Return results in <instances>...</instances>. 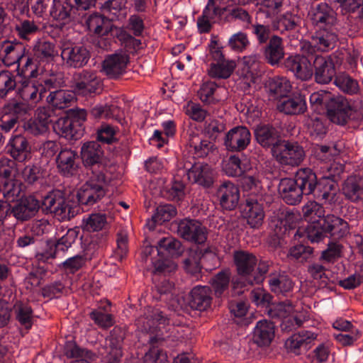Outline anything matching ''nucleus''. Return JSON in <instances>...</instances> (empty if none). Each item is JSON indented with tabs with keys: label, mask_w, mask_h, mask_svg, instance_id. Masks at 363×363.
<instances>
[{
	"label": "nucleus",
	"mask_w": 363,
	"mask_h": 363,
	"mask_svg": "<svg viewBox=\"0 0 363 363\" xmlns=\"http://www.w3.org/2000/svg\"><path fill=\"white\" fill-rule=\"evenodd\" d=\"M319 202L314 199L303 206V216L308 224L303 229L299 228L297 233L312 243L319 242L328 236L334 240L345 236L348 233V223L334 215L325 216L324 208Z\"/></svg>",
	"instance_id": "1"
},
{
	"label": "nucleus",
	"mask_w": 363,
	"mask_h": 363,
	"mask_svg": "<svg viewBox=\"0 0 363 363\" xmlns=\"http://www.w3.org/2000/svg\"><path fill=\"white\" fill-rule=\"evenodd\" d=\"M329 174L318 179L315 171L310 167H301L294 174V180L304 196H311L313 199L321 201L323 204L335 205L340 203V195L336 177L337 173H331L332 169H336L337 164H330L326 167Z\"/></svg>",
	"instance_id": "2"
},
{
	"label": "nucleus",
	"mask_w": 363,
	"mask_h": 363,
	"mask_svg": "<svg viewBox=\"0 0 363 363\" xmlns=\"http://www.w3.org/2000/svg\"><path fill=\"white\" fill-rule=\"evenodd\" d=\"M233 262L238 276L231 279V296H240L254 284H260L266 278L272 262L260 259L248 251L239 250L233 252Z\"/></svg>",
	"instance_id": "3"
},
{
	"label": "nucleus",
	"mask_w": 363,
	"mask_h": 363,
	"mask_svg": "<svg viewBox=\"0 0 363 363\" xmlns=\"http://www.w3.org/2000/svg\"><path fill=\"white\" fill-rule=\"evenodd\" d=\"M182 252L181 242L173 237L162 238L157 246L145 250V253L150 256L155 273L164 275L169 274L177 269V264L169 257H179Z\"/></svg>",
	"instance_id": "4"
},
{
	"label": "nucleus",
	"mask_w": 363,
	"mask_h": 363,
	"mask_svg": "<svg viewBox=\"0 0 363 363\" xmlns=\"http://www.w3.org/2000/svg\"><path fill=\"white\" fill-rule=\"evenodd\" d=\"M328 118L333 123L344 126L350 121L363 120V101H350L342 95H333L327 108Z\"/></svg>",
	"instance_id": "5"
},
{
	"label": "nucleus",
	"mask_w": 363,
	"mask_h": 363,
	"mask_svg": "<svg viewBox=\"0 0 363 363\" xmlns=\"http://www.w3.org/2000/svg\"><path fill=\"white\" fill-rule=\"evenodd\" d=\"M96 2V0H52L50 15L60 26L81 22Z\"/></svg>",
	"instance_id": "6"
},
{
	"label": "nucleus",
	"mask_w": 363,
	"mask_h": 363,
	"mask_svg": "<svg viewBox=\"0 0 363 363\" xmlns=\"http://www.w3.org/2000/svg\"><path fill=\"white\" fill-rule=\"evenodd\" d=\"M151 319L147 321V325L144 329L149 333L150 343L154 346L155 344L164 340L162 328L169 324V319L161 311L155 309L152 311ZM144 363H167V356L162 350L153 347L144 356Z\"/></svg>",
	"instance_id": "7"
},
{
	"label": "nucleus",
	"mask_w": 363,
	"mask_h": 363,
	"mask_svg": "<svg viewBox=\"0 0 363 363\" xmlns=\"http://www.w3.org/2000/svg\"><path fill=\"white\" fill-rule=\"evenodd\" d=\"M86 112L84 109L71 108L63 116L52 121V128L56 134L69 140L79 139L84 132V122Z\"/></svg>",
	"instance_id": "8"
},
{
	"label": "nucleus",
	"mask_w": 363,
	"mask_h": 363,
	"mask_svg": "<svg viewBox=\"0 0 363 363\" xmlns=\"http://www.w3.org/2000/svg\"><path fill=\"white\" fill-rule=\"evenodd\" d=\"M107 179L105 173L87 174V180L78 189L77 199L79 209L89 208L99 202L106 195Z\"/></svg>",
	"instance_id": "9"
},
{
	"label": "nucleus",
	"mask_w": 363,
	"mask_h": 363,
	"mask_svg": "<svg viewBox=\"0 0 363 363\" xmlns=\"http://www.w3.org/2000/svg\"><path fill=\"white\" fill-rule=\"evenodd\" d=\"M35 78H22L19 80L16 94L22 101L36 103L45 97L47 89L56 87L57 79L50 77L39 83Z\"/></svg>",
	"instance_id": "10"
},
{
	"label": "nucleus",
	"mask_w": 363,
	"mask_h": 363,
	"mask_svg": "<svg viewBox=\"0 0 363 363\" xmlns=\"http://www.w3.org/2000/svg\"><path fill=\"white\" fill-rule=\"evenodd\" d=\"M72 88L76 95L93 97L101 94L103 82L96 72L83 69L73 74Z\"/></svg>",
	"instance_id": "11"
},
{
	"label": "nucleus",
	"mask_w": 363,
	"mask_h": 363,
	"mask_svg": "<svg viewBox=\"0 0 363 363\" xmlns=\"http://www.w3.org/2000/svg\"><path fill=\"white\" fill-rule=\"evenodd\" d=\"M40 202L44 212L53 213L62 218L70 219L79 213V207L67 203L63 193L60 190L50 191Z\"/></svg>",
	"instance_id": "12"
},
{
	"label": "nucleus",
	"mask_w": 363,
	"mask_h": 363,
	"mask_svg": "<svg viewBox=\"0 0 363 363\" xmlns=\"http://www.w3.org/2000/svg\"><path fill=\"white\" fill-rule=\"evenodd\" d=\"M112 21L110 18L98 13L89 15L85 20L89 30L100 37L99 47L104 50L111 48L113 31L118 28Z\"/></svg>",
	"instance_id": "13"
},
{
	"label": "nucleus",
	"mask_w": 363,
	"mask_h": 363,
	"mask_svg": "<svg viewBox=\"0 0 363 363\" xmlns=\"http://www.w3.org/2000/svg\"><path fill=\"white\" fill-rule=\"evenodd\" d=\"M79 232L77 228H70L60 238L47 240L45 249L36 252V259L39 262H47L51 259L63 255L75 242Z\"/></svg>",
	"instance_id": "14"
},
{
	"label": "nucleus",
	"mask_w": 363,
	"mask_h": 363,
	"mask_svg": "<svg viewBox=\"0 0 363 363\" xmlns=\"http://www.w3.org/2000/svg\"><path fill=\"white\" fill-rule=\"evenodd\" d=\"M81 157L87 170L86 174L105 173L106 162L101 145L96 141H89L81 147Z\"/></svg>",
	"instance_id": "15"
},
{
	"label": "nucleus",
	"mask_w": 363,
	"mask_h": 363,
	"mask_svg": "<svg viewBox=\"0 0 363 363\" xmlns=\"http://www.w3.org/2000/svg\"><path fill=\"white\" fill-rule=\"evenodd\" d=\"M2 203L8 208L9 216H13L18 223L30 220L40 208V200L33 195L21 198L13 206L7 202Z\"/></svg>",
	"instance_id": "16"
},
{
	"label": "nucleus",
	"mask_w": 363,
	"mask_h": 363,
	"mask_svg": "<svg viewBox=\"0 0 363 363\" xmlns=\"http://www.w3.org/2000/svg\"><path fill=\"white\" fill-rule=\"evenodd\" d=\"M335 56H322L312 55L313 77L319 84H328L335 79L336 76Z\"/></svg>",
	"instance_id": "17"
},
{
	"label": "nucleus",
	"mask_w": 363,
	"mask_h": 363,
	"mask_svg": "<svg viewBox=\"0 0 363 363\" xmlns=\"http://www.w3.org/2000/svg\"><path fill=\"white\" fill-rule=\"evenodd\" d=\"M61 57L66 67L79 69L88 63L91 53L85 46L68 42L61 46Z\"/></svg>",
	"instance_id": "18"
},
{
	"label": "nucleus",
	"mask_w": 363,
	"mask_h": 363,
	"mask_svg": "<svg viewBox=\"0 0 363 363\" xmlns=\"http://www.w3.org/2000/svg\"><path fill=\"white\" fill-rule=\"evenodd\" d=\"M281 164L298 166L303 160L305 152L296 142L282 140L272 153Z\"/></svg>",
	"instance_id": "19"
},
{
	"label": "nucleus",
	"mask_w": 363,
	"mask_h": 363,
	"mask_svg": "<svg viewBox=\"0 0 363 363\" xmlns=\"http://www.w3.org/2000/svg\"><path fill=\"white\" fill-rule=\"evenodd\" d=\"M308 19L313 29L336 26L337 13L327 3L320 2L311 6L308 12Z\"/></svg>",
	"instance_id": "20"
},
{
	"label": "nucleus",
	"mask_w": 363,
	"mask_h": 363,
	"mask_svg": "<svg viewBox=\"0 0 363 363\" xmlns=\"http://www.w3.org/2000/svg\"><path fill=\"white\" fill-rule=\"evenodd\" d=\"M130 56L123 50L108 55L102 63V70L108 79H118L127 72Z\"/></svg>",
	"instance_id": "21"
},
{
	"label": "nucleus",
	"mask_w": 363,
	"mask_h": 363,
	"mask_svg": "<svg viewBox=\"0 0 363 363\" xmlns=\"http://www.w3.org/2000/svg\"><path fill=\"white\" fill-rule=\"evenodd\" d=\"M251 138V133L246 126L237 125L225 134L224 145L228 152L242 154L250 144Z\"/></svg>",
	"instance_id": "22"
},
{
	"label": "nucleus",
	"mask_w": 363,
	"mask_h": 363,
	"mask_svg": "<svg viewBox=\"0 0 363 363\" xmlns=\"http://www.w3.org/2000/svg\"><path fill=\"white\" fill-rule=\"evenodd\" d=\"M215 196L223 210L233 211L239 204L240 189L232 182L224 181L217 187Z\"/></svg>",
	"instance_id": "23"
},
{
	"label": "nucleus",
	"mask_w": 363,
	"mask_h": 363,
	"mask_svg": "<svg viewBox=\"0 0 363 363\" xmlns=\"http://www.w3.org/2000/svg\"><path fill=\"white\" fill-rule=\"evenodd\" d=\"M188 179L203 189L213 187L216 179L215 169L208 164L197 162L186 171Z\"/></svg>",
	"instance_id": "24"
},
{
	"label": "nucleus",
	"mask_w": 363,
	"mask_h": 363,
	"mask_svg": "<svg viewBox=\"0 0 363 363\" xmlns=\"http://www.w3.org/2000/svg\"><path fill=\"white\" fill-rule=\"evenodd\" d=\"M303 19L298 11H287L278 16L272 24V29L281 35L289 36L298 33L302 27Z\"/></svg>",
	"instance_id": "25"
},
{
	"label": "nucleus",
	"mask_w": 363,
	"mask_h": 363,
	"mask_svg": "<svg viewBox=\"0 0 363 363\" xmlns=\"http://www.w3.org/2000/svg\"><path fill=\"white\" fill-rule=\"evenodd\" d=\"M284 67L291 72L297 79L307 81L313 77L312 55H291L284 60Z\"/></svg>",
	"instance_id": "26"
},
{
	"label": "nucleus",
	"mask_w": 363,
	"mask_h": 363,
	"mask_svg": "<svg viewBox=\"0 0 363 363\" xmlns=\"http://www.w3.org/2000/svg\"><path fill=\"white\" fill-rule=\"evenodd\" d=\"M125 331L121 327L116 326L106 339L105 350L106 363H120L123 355V344Z\"/></svg>",
	"instance_id": "27"
},
{
	"label": "nucleus",
	"mask_w": 363,
	"mask_h": 363,
	"mask_svg": "<svg viewBox=\"0 0 363 363\" xmlns=\"http://www.w3.org/2000/svg\"><path fill=\"white\" fill-rule=\"evenodd\" d=\"M177 233L184 240L203 244L207 238L205 228L200 222L194 219H183L177 226Z\"/></svg>",
	"instance_id": "28"
},
{
	"label": "nucleus",
	"mask_w": 363,
	"mask_h": 363,
	"mask_svg": "<svg viewBox=\"0 0 363 363\" xmlns=\"http://www.w3.org/2000/svg\"><path fill=\"white\" fill-rule=\"evenodd\" d=\"M254 135L257 143L265 149L270 148L272 153L282 141L280 130L269 123L257 125Z\"/></svg>",
	"instance_id": "29"
},
{
	"label": "nucleus",
	"mask_w": 363,
	"mask_h": 363,
	"mask_svg": "<svg viewBox=\"0 0 363 363\" xmlns=\"http://www.w3.org/2000/svg\"><path fill=\"white\" fill-rule=\"evenodd\" d=\"M311 35V45L318 50L328 52L333 50L338 40L336 26L313 29Z\"/></svg>",
	"instance_id": "30"
},
{
	"label": "nucleus",
	"mask_w": 363,
	"mask_h": 363,
	"mask_svg": "<svg viewBox=\"0 0 363 363\" xmlns=\"http://www.w3.org/2000/svg\"><path fill=\"white\" fill-rule=\"evenodd\" d=\"M77 161V152L67 147L61 149L55 158L59 173L67 177L77 174L79 167Z\"/></svg>",
	"instance_id": "31"
},
{
	"label": "nucleus",
	"mask_w": 363,
	"mask_h": 363,
	"mask_svg": "<svg viewBox=\"0 0 363 363\" xmlns=\"http://www.w3.org/2000/svg\"><path fill=\"white\" fill-rule=\"evenodd\" d=\"M7 153L16 162H24L31 158V146L27 138L18 134L11 137L6 145Z\"/></svg>",
	"instance_id": "32"
},
{
	"label": "nucleus",
	"mask_w": 363,
	"mask_h": 363,
	"mask_svg": "<svg viewBox=\"0 0 363 363\" xmlns=\"http://www.w3.org/2000/svg\"><path fill=\"white\" fill-rule=\"evenodd\" d=\"M212 299L211 287L198 285L191 290L187 302L191 308L204 311L211 306Z\"/></svg>",
	"instance_id": "33"
},
{
	"label": "nucleus",
	"mask_w": 363,
	"mask_h": 363,
	"mask_svg": "<svg viewBox=\"0 0 363 363\" xmlns=\"http://www.w3.org/2000/svg\"><path fill=\"white\" fill-rule=\"evenodd\" d=\"M242 212L250 228L258 229L262 225L265 213L263 204L257 200L247 199Z\"/></svg>",
	"instance_id": "34"
},
{
	"label": "nucleus",
	"mask_w": 363,
	"mask_h": 363,
	"mask_svg": "<svg viewBox=\"0 0 363 363\" xmlns=\"http://www.w3.org/2000/svg\"><path fill=\"white\" fill-rule=\"evenodd\" d=\"M278 192L281 199L288 205H297L303 199V194L294 178L285 177L280 179Z\"/></svg>",
	"instance_id": "35"
},
{
	"label": "nucleus",
	"mask_w": 363,
	"mask_h": 363,
	"mask_svg": "<svg viewBox=\"0 0 363 363\" xmlns=\"http://www.w3.org/2000/svg\"><path fill=\"white\" fill-rule=\"evenodd\" d=\"M342 192L352 203L363 201V176L359 174L348 176L342 184Z\"/></svg>",
	"instance_id": "36"
},
{
	"label": "nucleus",
	"mask_w": 363,
	"mask_h": 363,
	"mask_svg": "<svg viewBox=\"0 0 363 363\" xmlns=\"http://www.w3.org/2000/svg\"><path fill=\"white\" fill-rule=\"evenodd\" d=\"M156 294L154 297L160 301L166 303L169 308L177 307L179 304V291L173 281L162 278L155 285Z\"/></svg>",
	"instance_id": "37"
},
{
	"label": "nucleus",
	"mask_w": 363,
	"mask_h": 363,
	"mask_svg": "<svg viewBox=\"0 0 363 363\" xmlns=\"http://www.w3.org/2000/svg\"><path fill=\"white\" fill-rule=\"evenodd\" d=\"M265 60L272 66H278L284 57L283 38L272 35L270 40L262 48Z\"/></svg>",
	"instance_id": "38"
},
{
	"label": "nucleus",
	"mask_w": 363,
	"mask_h": 363,
	"mask_svg": "<svg viewBox=\"0 0 363 363\" xmlns=\"http://www.w3.org/2000/svg\"><path fill=\"white\" fill-rule=\"evenodd\" d=\"M23 51L25 47L19 43H13L8 40H0V60L6 66L21 63L23 60Z\"/></svg>",
	"instance_id": "39"
},
{
	"label": "nucleus",
	"mask_w": 363,
	"mask_h": 363,
	"mask_svg": "<svg viewBox=\"0 0 363 363\" xmlns=\"http://www.w3.org/2000/svg\"><path fill=\"white\" fill-rule=\"evenodd\" d=\"M316 336L313 333L301 330L292 335L285 342L286 347L296 354L306 352Z\"/></svg>",
	"instance_id": "40"
},
{
	"label": "nucleus",
	"mask_w": 363,
	"mask_h": 363,
	"mask_svg": "<svg viewBox=\"0 0 363 363\" xmlns=\"http://www.w3.org/2000/svg\"><path fill=\"white\" fill-rule=\"evenodd\" d=\"M13 313L15 320L19 325L29 331L35 322V315L28 302L17 301L13 306Z\"/></svg>",
	"instance_id": "41"
},
{
	"label": "nucleus",
	"mask_w": 363,
	"mask_h": 363,
	"mask_svg": "<svg viewBox=\"0 0 363 363\" xmlns=\"http://www.w3.org/2000/svg\"><path fill=\"white\" fill-rule=\"evenodd\" d=\"M250 169L249 159L244 154L235 153L225 162L223 170L228 177H238Z\"/></svg>",
	"instance_id": "42"
},
{
	"label": "nucleus",
	"mask_w": 363,
	"mask_h": 363,
	"mask_svg": "<svg viewBox=\"0 0 363 363\" xmlns=\"http://www.w3.org/2000/svg\"><path fill=\"white\" fill-rule=\"evenodd\" d=\"M60 82L57 80L56 87L47 89L50 94L46 100L49 105L57 109H63L69 106L75 99L74 91L58 89Z\"/></svg>",
	"instance_id": "43"
},
{
	"label": "nucleus",
	"mask_w": 363,
	"mask_h": 363,
	"mask_svg": "<svg viewBox=\"0 0 363 363\" xmlns=\"http://www.w3.org/2000/svg\"><path fill=\"white\" fill-rule=\"evenodd\" d=\"M52 123V118L48 111L40 110L34 118L23 122L25 132L33 135H38L48 130L49 124Z\"/></svg>",
	"instance_id": "44"
},
{
	"label": "nucleus",
	"mask_w": 363,
	"mask_h": 363,
	"mask_svg": "<svg viewBox=\"0 0 363 363\" xmlns=\"http://www.w3.org/2000/svg\"><path fill=\"white\" fill-rule=\"evenodd\" d=\"M278 109L287 115H298L303 113L306 108V99L301 94L288 96V94L280 99L278 105Z\"/></svg>",
	"instance_id": "45"
},
{
	"label": "nucleus",
	"mask_w": 363,
	"mask_h": 363,
	"mask_svg": "<svg viewBox=\"0 0 363 363\" xmlns=\"http://www.w3.org/2000/svg\"><path fill=\"white\" fill-rule=\"evenodd\" d=\"M265 88L271 97L280 100L291 91V85L286 77L277 76L269 77L265 83Z\"/></svg>",
	"instance_id": "46"
},
{
	"label": "nucleus",
	"mask_w": 363,
	"mask_h": 363,
	"mask_svg": "<svg viewBox=\"0 0 363 363\" xmlns=\"http://www.w3.org/2000/svg\"><path fill=\"white\" fill-rule=\"evenodd\" d=\"M270 290L277 294H285L293 288L290 277L284 272H271L267 279Z\"/></svg>",
	"instance_id": "47"
},
{
	"label": "nucleus",
	"mask_w": 363,
	"mask_h": 363,
	"mask_svg": "<svg viewBox=\"0 0 363 363\" xmlns=\"http://www.w3.org/2000/svg\"><path fill=\"white\" fill-rule=\"evenodd\" d=\"M274 335V325L272 322L262 320L257 323L254 330V342L259 346L270 344Z\"/></svg>",
	"instance_id": "48"
},
{
	"label": "nucleus",
	"mask_w": 363,
	"mask_h": 363,
	"mask_svg": "<svg viewBox=\"0 0 363 363\" xmlns=\"http://www.w3.org/2000/svg\"><path fill=\"white\" fill-rule=\"evenodd\" d=\"M177 213L176 207L169 203H164L158 206L155 212L152 216V219L148 220L146 223V226L150 230H153L155 227V224H162L165 222L169 221L174 218Z\"/></svg>",
	"instance_id": "49"
},
{
	"label": "nucleus",
	"mask_w": 363,
	"mask_h": 363,
	"mask_svg": "<svg viewBox=\"0 0 363 363\" xmlns=\"http://www.w3.org/2000/svg\"><path fill=\"white\" fill-rule=\"evenodd\" d=\"M230 282V272L229 270H222L213 276L211 284L216 297H226L229 294Z\"/></svg>",
	"instance_id": "50"
},
{
	"label": "nucleus",
	"mask_w": 363,
	"mask_h": 363,
	"mask_svg": "<svg viewBox=\"0 0 363 363\" xmlns=\"http://www.w3.org/2000/svg\"><path fill=\"white\" fill-rule=\"evenodd\" d=\"M21 77L9 71L0 72V99L6 98L12 91H16Z\"/></svg>",
	"instance_id": "51"
},
{
	"label": "nucleus",
	"mask_w": 363,
	"mask_h": 363,
	"mask_svg": "<svg viewBox=\"0 0 363 363\" xmlns=\"http://www.w3.org/2000/svg\"><path fill=\"white\" fill-rule=\"evenodd\" d=\"M108 225L106 216L103 213H91L85 216L82 223L83 230L87 232L104 231Z\"/></svg>",
	"instance_id": "52"
},
{
	"label": "nucleus",
	"mask_w": 363,
	"mask_h": 363,
	"mask_svg": "<svg viewBox=\"0 0 363 363\" xmlns=\"http://www.w3.org/2000/svg\"><path fill=\"white\" fill-rule=\"evenodd\" d=\"M125 31L123 28L118 27L113 31V36L112 40H118L121 45L124 47L125 52L133 53L136 52L141 45V40L135 38Z\"/></svg>",
	"instance_id": "53"
},
{
	"label": "nucleus",
	"mask_w": 363,
	"mask_h": 363,
	"mask_svg": "<svg viewBox=\"0 0 363 363\" xmlns=\"http://www.w3.org/2000/svg\"><path fill=\"white\" fill-rule=\"evenodd\" d=\"M23 60L21 61V63H19V61L16 62L18 64L16 74L25 79L36 78L38 71L35 62L26 50L23 51Z\"/></svg>",
	"instance_id": "54"
},
{
	"label": "nucleus",
	"mask_w": 363,
	"mask_h": 363,
	"mask_svg": "<svg viewBox=\"0 0 363 363\" xmlns=\"http://www.w3.org/2000/svg\"><path fill=\"white\" fill-rule=\"evenodd\" d=\"M235 67L234 61L226 60L219 62H211L208 72L212 78L227 79L232 74Z\"/></svg>",
	"instance_id": "55"
},
{
	"label": "nucleus",
	"mask_w": 363,
	"mask_h": 363,
	"mask_svg": "<svg viewBox=\"0 0 363 363\" xmlns=\"http://www.w3.org/2000/svg\"><path fill=\"white\" fill-rule=\"evenodd\" d=\"M33 56L39 62H50L57 54L55 46L48 41H39L33 48Z\"/></svg>",
	"instance_id": "56"
},
{
	"label": "nucleus",
	"mask_w": 363,
	"mask_h": 363,
	"mask_svg": "<svg viewBox=\"0 0 363 363\" xmlns=\"http://www.w3.org/2000/svg\"><path fill=\"white\" fill-rule=\"evenodd\" d=\"M108 233L107 230L101 231L91 238L89 242L85 245L84 251L87 257L92 258L98 250H103L107 245Z\"/></svg>",
	"instance_id": "57"
},
{
	"label": "nucleus",
	"mask_w": 363,
	"mask_h": 363,
	"mask_svg": "<svg viewBox=\"0 0 363 363\" xmlns=\"http://www.w3.org/2000/svg\"><path fill=\"white\" fill-rule=\"evenodd\" d=\"M63 354L69 359H94L95 354L91 350L82 348L74 341H67L64 345Z\"/></svg>",
	"instance_id": "58"
},
{
	"label": "nucleus",
	"mask_w": 363,
	"mask_h": 363,
	"mask_svg": "<svg viewBox=\"0 0 363 363\" xmlns=\"http://www.w3.org/2000/svg\"><path fill=\"white\" fill-rule=\"evenodd\" d=\"M4 113L12 116L17 117L19 121H21L30 110L28 103L20 99H13L5 104L2 108Z\"/></svg>",
	"instance_id": "59"
},
{
	"label": "nucleus",
	"mask_w": 363,
	"mask_h": 363,
	"mask_svg": "<svg viewBox=\"0 0 363 363\" xmlns=\"http://www.w3.org/2000/svg\"><path fill=\"white\" fill-rule=\"evenodd\" d=\"M217 88L216 83L211 81L205 82L201 85L197 95L204 105L211 106L218 102V99L215 96Z\"/></svg>",
	"instance_id": "60"
},
{
	"label": "nucleus",
	"mask_w": 363,
	"mask_h": 363,
	"mask_svg": "<svg viewBox=\"0 0 363 363\" xmlns=\"http://www.w3.org/2000/svg\"><path fill=\"white\" fill-rule=\"evenodd\" d=\"M288 256L299 262L303 263L311 261L314 256V250L310 246L298 244L290 247Z\"/></svg>",
	"instance_id": "61"
},
{
	"label": "nucleus",
	"mask_w": 363,
	"mask_h": 363,
	"mask_svg": "<svg viewBox=\"0 0 363 363\" xmlns=\"http://www.w3.org/2000/svg\"><path fill=\"white\" fill-rule=\"evenodd\" d=\"M308 130L314 139H322L326 135L327 121L323 117H315L308 121Z\"/></svg>",
	"instance_id": "62"
},
{
	"label": "nucleus",
	"mask_w": 363,
	"mask_h": 363,
	"mask_svg": "<svg viewBox=\"0 0 363 363\" xmlns=\"http://www.w3.org/2000/svg\"><path fill=\"white\" fill-rule=\"evenodd\" d=\"M334 84L344 93L352 95L359 91V86L357 80L347 74H342L335 78Z\"/></svg>",
	"instance_id": "63"
},
{
	"label": "nucleus",
	"mask_w": 363,
	"mask_h": 363,
	"mask_svg": "<svg viewBox=\"0 0 363 363\" xmlns=\"http://www.w3.org/2000/svg\"><path fill=\"white\" fill-rule=\"evenodd\" d=\"M333 95L330 92L325 91L313 92L309 97L311 108L316 112H320L323 107L326 108Z\"/></svg>",
	"instance_id": "64"
}]
</instances>
